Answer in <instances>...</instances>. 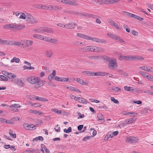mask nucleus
I'll list each match as a JSON object with an SVG mask.
<instances>
[{
    "instance_id": "obj_20",
    "label": "nucleus",
    "mask_w": 153,
    "mask_h": 153,
    "mask_svg": "<svg viewBox=\"0 0 153 153\" xmlns=\"http://www.w3.org/2000/svg\"><path fill=\"white\" fill-rule=\"evenodd\" d=\"M28 22L30 24H35L36 23L37 21L36 19H35L33 17L30 18V19L28 20Z\"/></svg>"
},
{
    "instance_id": "obj_6",
    "label": "nucleus",
    "mask_w": 153,
    "mask_h": 153,
    "mask_svg": "<svg viewBox=\"0 0 153 153\" xmlns=\"http://www.w3.org/2000/svg\"><path fill=\"white\" fill-rule=\"evenodd\" d=\"M27 79V80L31 84H34L37 83L38 82L39 78L38 77L32 76L28 78Z\"/></svg>"
},
{
    "instance_id": "obj_47",
    "label": "nucleus",
    "mask_w": 153,
    "mask_h": 153,
    "mask_svg": "<svg viewBox=\"0 0 153 153\" xmlns=\"http://www.w3.org/2000/svg\"><path fill=\"white\" fill-rule=\"evenodd\" d=\"M135 60H143L144 59V58L140 56H135Z\"/></svg>"
},
{
    "instance_id": "obj_34",
    "label": "nucleus",
    "mask_w": 153,
    "mask_h": 153,
    "mask_svg": "<svg viewBox=\"0 0 153 153\" xmlns=\"http://www.w3.org/2000/svg\"><path fill=\"white\" fill-rule=\"evenodd\" d=\"M72 131V128L71 127H69L68 129L65 128L64 129V131L66 133H68L71 132Z\"/></svg>"
},
{
    "instance_id": "obj_38",
    "label": "nucleus",
    "mask_w": 153,
    "mask_h": 153,
    "mask_svg": "<svg viewBox=\"0 0 153 153\" xmlns=\"http://www.w3.org/2000/svg\"><path fill=\"white\" fill-rule=\"evenodd\" d=\"M51 111H52L58 114H60L61 113V111L58 110L56 109L52 108L51 109Z\"/></svg>"
},
{
    "instance_id": "obj_1",
    "label": "nucleus",
    "mask_w": 153,
    "mask_h": 153,
    "mask_svg": "<svg viewBox=\"0 0 153 153\" xmlns=\"http://www.w3.org/2000/svg\"><path fill=\"white\" fill-rule=\"evenodd\" d=\"M58 2L64 4H68L71 5H77L76 2V0H56Z\"/></svg>"
},
{
    "instance_id": "obj_54",
    "label": "nucleus",
    "mask_w": 153,
    "mask_h": 153,
    "mask_svg": "<svg viewBox=\"0 0 153 153\" xmlns=\"http://www.w3.org/2000/svg\"><path fill=\"white\" fill-rule=\"evenodd\" d=\"M29 112L34 113L35 114H37V113L38 112V111L35 110H30L29 111Z\"/></svg>"
},
{
    "instance_id": "obj_36",
    "label": "nucleus",
    "mask_w": 153,
    "mask_h": 153,
    "mask_svg": "<svg viewBox=\"0 0 153 153\" xmlns=\"http://www.w3.org/2000/svg\"><path fill=\"white\" fill-rule=\"evenodd\" d=\"M26 18L27 20V21L28 22V20L30 19V18H32L33 17L30 14L26 13Z\"/></svg>"
},
{
    "instance_id": "obj_16",
    "label": "nucleus",
    "mask_w": 153,
    "mask_h": 153,
    "mask_svg": "<svg viewBox=\"0 0 153 153\" xmlns=\"http://www.w3.org/2000/svg\"><path fill=\"white\" fill-rule=\"evenodd\" d=\"M76 81L77 82L83 85H87L88 84L87 82H85L82 79L79 78L77 79Z\"/></svg>"
},
{
    "instance_id": "obj_2",
    "label": "nucleus",
    "mask_w": 153,
    "mask_h": 153,
    "mask_svg": "<svg viewBox=\"0 0 153 153\" xmlns=\"http://www.w3.org/2000/svg\"><path fill=\"white\" fill-rule=\"evenodd\" d=\"M108 68L109 69L112 70L117 67V63L116 60L114 59H111L109 62Z\"/></svg>"
},
{
    "instance_id": "obj_58",
    "label": "nucleus",
    "mask_w": 153,
    "mask_h": 153,
    "mask_svg": "<svg viewBox=\"0 0 153 153\" xmlns=\"http://www.w3.org/2000/svg\"><path fill=\"white\" fill-rule=\"evenodd\" d=\"M133 102L134 103L137 104L139 105L141 104L142 103V101L140 100H138L137 101H133Z\"/></svg>"
},
{
    "instance_id": "obj_31",
    "label": "nucleus",
    "mask_w": 153,
    "mask_h": 153,
    "mask_svg": "<svg viewBox=\"0 0 153 153\" xmlns=\"http://www.w3.org/2000/svg\"><path fill=\"white\" fill-rule=\"evenodd\" d=\"M13 131L10 129L9 130V134L13 138H15L16 137V135L15 134H13Z\"/></svg>"
},
{
    "instance_id": "obj_59",
    "label": "nucleus",
    "mask_w": 153,
    "mask_h": 153,
    "mask_svg": "<svg viewBox=\"0 0 153 153\" xmlns=\"http://www.w3.org/2000/svg\"><path fill=\"white\" fill-rule=\"evenodd\" d=\"M91 137V136H86V137H84L83 139V140L84 141H86V140H87L90 139Z\"/></svg>"
},
{
    "instance_id": "obj_49",
    "label": "nucleus",
    "mask_w": 153,
    "mask_h": 153,
    "mask_svg": "<svg viewBox=\"0 0 153 153\" xmlns=\"http://www.w3.org/2000/svg\"><path fill=\"white\" fill-rule=\"evenodd\" d=\"M127 124H128V120H126L125 121H123L120 124L121 126H125Z\"/></svg>"
},
{
    "instance_id": "obj_18",
    "label": "nucleus",
    "mask_w": 153,
    "mask_h": 153,
    "mask_svg": "<svg viewBox=\"0 0 153 153\" xmlns=\"http://www.w3.org/2000/svg\"><path fill=\"white\" fill-rule=\"evenodd\" d=\"M9 41L3 40L0 38V44L5 45H9Z\"/></svg>"
},
{
    "instance_id": "obj_24",
    "label": "nucleus",
    "mask_w": 153,
    "mask_h": 153,
    "mask_svg": "<svg viewBox=\"0 0 153 153\" xmlns=\"http://www.w3.org/2000/svg\"><path fill=\"white\" fill-rule=\"evenodd\" d=\"M44 140V138L42 136H39L38 137H36L35 138H34L33 140V141H37L38 140H40L41 141H43Z\"/></svg>"
},
{
    "instance_id": "obj_26",
    "label": "nucleus",
    "mask_w": 153,
    "mask_h": 153,
    "mask_svg": "<svg viewBox=\"0 0 153 153\" xmlns=\"http://www.w3.org/2000/svg\"><path fill=\"white\" fill-rule=\"evenodd\" d=\"M50 38L49 37L45 36L43 35L42 40L49 42Z\"/></svg>"
},
{
    "instance_id": "obj_41",
    "label": "nucleus",
    "mask_w": 153,
    "mask_h": 153,
    "mask_svg": "<svg viewBox=\"0 0 153 153\" xmlns=\"http://www.w3.org/2000/svg\"><path fill=\"white\" fill-rule=\"evenodd\" d=\"M133 18L140 20V21H142L143 20V19L141 17L137 16L136 15H134Z\"/></svg>"
},
{
    "instance_id": "obj_8",
    "label": "nucleus",
    "mask_w": 153,
    "mask_h": 153,
    "mask_svg": "<svg viewBox=\"0 0 153 153\" xmlns=\"http://www.w3.org/2000/svg\"><path fill=\"white\" fill-rule=\"evenodd\" d=\"M88 40H91L97 42L103 43L105 42V41L102 39H99L97 38L96 37H92L90 36H89L88 39Z\"/></svg>"
},
{
    "instance_id": "obj_15",
    "label": "nucleus",
    "mask_w": 153,
    "mask_h": 153,
    "mask_svg": "<svg viewBox=\"0 0 153 153\" xmlns=\"http://www.w3.org/2000/svg\"><path fill=\"white\" fill-rule=\"evenodd\" d=\"M43 32H47L49 33H52L53 32V30L51 28L46 27L43 30Z\"/></svg>"
},
{
    "instance_id": "obj_28",
    "label": "nucleus",
    "mask_w": 153,
    "mask_h": 153,
    "mask_svg": "<svg viewBox=\"0 0 153 153\" xmlns=\"http://www.w3.org/2000/svg\"><path fill=\"white\" fill-rule=\"evenodd\" d=\"M118 72L119 73L122 75H123L124 76H128V74L126 73L125 72H124L123 71H122L121 70H119L118 71Z\"/></svg>"
},
{
    "instance_id": "obj_51",
    "label": "nucleus",
    "mask_w": 153,
    "mask_h": 153,
    "mask_svg": "<svg viewBox=\"0 0 153 153\" xmlns=\"http://www.w3.org/2000/svg\"><path fill=\"white\" fill-rule=\"evenodd\" d=\"M110 4H113L117 3L120 1V0H110Z\"/></svg>"
},
{
    "instance_id": "obj_10",
    "label": "nucleus",
    "mask_w": 153,
    "mask_h": 153,
    "mask_svg": "<svg viewBox=\"0 0 153 153\" xmlns=\"http://www.w3.org/2000/svg\"><path fill=\"white\" fill-rule=\"evenodd\" d=\"M76 26V24L74 23H69L65 24V28L69 29H74Z\"/></svg>"
},
{
    "instance_id": "obj_55",
    "label": "nucleus",
    "mask_w": 153,
    "mask_h": 153,
    "mask_svg": "<svg viewBox=\"0 0 153 153\" xmlns=\"http://www.w3.org/2000/svg\"><path fill=\"white\" fill-rule=\"evenodd\" d=\"M68 79H69L68 78L61 77V79L60 81H61V82H68Z\"/></svg>"
},
{
    "instance_id": "obj_19",
    "label": "nucleus",
    "mask_w": 153,
    "mask_h": 153,
    "mask_svg": "<svg viewBox=\"0 0 153 153\" xmlns=\"http://www.w3.org/2000/svg\"><path fill=\"white\" fill-rule=\"evenodd\" d=\"M139 73L143 76L146 77L148 79L149 75H148L149 74L148 73L143 71H140L139 72Z\"/></svg>"
},
{
    "instance_id": "obj_63",
    "label": "nucleus",
    "mask_w": 153,
    "mask_h": 153,
    "mask_svg": "<svg viewBox=\"0 0 153 153\" xmlns=\"http://www.w3.org/2000/svg\"><path fill=\"white\" fill-rule=\"evenodd\" d=\"M83 125H80L79 126L77 127L78 130L79 131L81 130L83 127Z\"/></svg>"
},
{
    "instance_id": "obj_45",
    "label": "nucleus",
    "mask_w": 153,
    "mask_h": 153,
    "mask_svg": "<svg viewBox=\"0 0 153 153\" xmlns=\"http://www.w3.org/2000/svg\"><path fill=\"white\" fill-rule=\"evenodd\" d=\"M21 13L22 15L20 16L19 18L21 19H25L26 17V15L22 13Z\"/></svg>"
},
{
    "instance_id": "obj_39",
    "label": "nucleus",
    "mask_w": 153,
    "mask_h": 153,
    "mask_svg": "<svg viewBox=\"0 0 153 153\" xmlns=\"http://www.w3.org/2000/svg\"><path fill=\"white\" fill-rule=\"evenodd\" d=\"M111 100L112 101H113L114 103L116 104L119 103V102L117 100L115 99L113 97H111Z\"/></svg>"
},
{
    "instance_id": "obj_3",
    "label": "nucleus",
    "mask_w": 153,
    "mask_h": 153,
    "mask_svg": "<svg viewBox=\"0 0 153 153\" xmlns=\"http://www.w3.org/2000/svg\"><path fill=\"white\" fill-rule=\"evenodd\" d=\"M107 21L112 26L114 27L117 29L119 30H121L122 29V27L114 22L113 20L108 19L107 20Z\"/></svg>"
},
{
    "instance_id": "obj_7",
    "label": "nucleus",
    "mask_w": 153,
    "mask_h": 153,
    "mask_svg": "<svg viewBox=\"0 0 153 153\" xmlns=\"http://www.w3.org/2000/svg\"><path fill=\"white\" fill-rule=\"evenodd\" d=\"M138 140L135 137L130 136L127 138L126 141L130 143H136Z\"/></svg>"
},
{
    "instance_id": "obj_44",
    "label": "nucleus",
    "mask_w": 153,
    "mask_h": 153,
    "mask_svg": "<svg viewBox=\"0 0 153 153\" xmlns=\"http://www.w3.org/2000/svg\"><path fill=\"white\" fill-rule=\"evenodd\" d=\"M77 113L78 115L79 116V117H78V119L82 118L84 117V114H81V113L79 112H77Z\"/></svg>"
},
{
    "instance_id": "obj_48",
    "label": "nucleus",
    "mask_w": 153,
    "mask_h": 153,
    "mask_svg": "<svg viewBox=\"0 0 153 153\" xmlns=\"http://www.w3.org/2000/svg\"><path fill=\"white\" fill-rule=\"evenodd\" d=\"M4 123H7L11 124H13L14 122H13L9 120H7L5 119V120H4L3 122Z\"/></svg>"
},
{
    "instance_id": "obj_46",
    "label": "nucleus",
    "mask_w": 153,
    "mask_h": 153,
    "mask_svg": "<svg viewBox=\"0 0 153 153\" xmlns=\"http://www.w3.org/2000/svg\"><path fill=\"white\" fill-rule=\"evenodd\" d=\"M57 9H58L57 7L55 6H52L51 5H49V10H56Z\"/></svg>"
},
{
    "instance_id": "obj_13",
    "label": "nucleus",
    "mask_w": 153,
    "mask_h": 153,
    "mask_svg": "<svg viewBox=\"0 0 153 153\" xmlns=\"http://www.w3.org/2000/svg\"><path fill=\"white\" fill-rule=\"evenodd\" d=\"M108 73L104 72H95L94 76H104L105 75H108Z\"/></svg>"
},
{
    "instance_id": "obj_17",
    "label": "nucleus",
    "mask_w": 153,
    "mask_h": 153,
    "mask_svg": "<svg viewBox=\"0 0 153 153\" xmlns=\"http://www.w3.org/2000/svg\"><path fill=\"white\" fill-rule=\"evenodd\" d=\"M43 35L39 34H34L33 35V36L34 38L42 40Z\"/></svg>"
},
{
    "instance_id": "obj_64",
    "label": "nucleus",
    "mask_w": 153,
    "mask_h": 153,
    "mask_svg": "<svg viewBox=\"0 0 153 153\" xmlns=\"http://www.w3.org/2000/svg\"><path fill=\"white\" fill-rule=\"evenodd\" d=\"M48 85H51L52 86H54V87H56V85H55L54 84L52 83V82H49L48 83Z\"/></svg>"
},
{
    "instance_id": "obj_42",
    "label": "nucleus",
    "mask_w": 153,
    "mask_h": 153,
    "mask_svg": "<svg viewBox=\"0 0 153 153\" xmlns=\"http://www.w3.org/2000/svg\"><path fill=\"white\" fill-rule=\"evenodd\" d=\"M52 53L50 51H47L46 53V54L48 57H50L51 56Z\"/></svg>"
},
{
    "instance_id": "obj_29",
    "label": "nucleus",
    "mask_w": 153,
    "mask_h": 153,
    "mask_svg": "<svg viewBox=\"0 0 153 153\" xmlns=\"http://www.w3.org/2000/svg\"><path fill=\"white\" fill-rule=\"evenodd\" d=\"M58 42V40L56 39H50L49 42L52 43H56Z\"/></svg>"
},
{
    "instance_id": "obj_21",
    "label": "nucleus",
    "mask_w": 153,
    "mask_h": 153,
    "mask_svg": "<svg viewBox=\"0 0 153 153\" xmlns=\"http://www.w3.org/2000/svg\"><path fill=\"white\" fill-rule=\"evenodd\" d=\"M97 117L98 118V119L97 120V121L99 120H103V122H104V119L103 116L102 114L99 113L97 114Z\"/></svg>"
},
{
    "instance_id": "obj_40",
    "label": "nucleus",
    "mask_w": 153,
    "mask_h": 153,
    "mask_svg": "<svg viewBox=\"0 0 153 153\" xmlns=\"http://www.w3.org/2000/svg\"><path fill=\"white\" fill-rule=\"evenodd\" d=\"M43 81L42 80H41L39 78V81L37 83H36L39 85V87H41L42 86L43 84Z\"/></svg>"
},
{
    "instance_id": "obj_53",
    "label": "nucleus",
    "mask_w": 153,
    "mask_h": 153,
    "mask_svg": "<svg viewBox=\"0 0 153 153\" xmlns=\"http://www.w3.org/2000/svg\"><path fill=\"white\" fill-rule=\"evenodd\" d=\"M55 76L54 75H53L52 74H51L50 75L48 76V79L50 81L51 79H53L54 77H55Z\"/></svg>"
},
{
    "instance_id": "obj_9",
    "label": "nucleus",
    "mask_w": 153,
    "mask_h": 153,
    "mask_svg": "<svg viewBox=\"0 0 153 153\" xmlns=\"http://www.w3.org/2000/svg\"><path fill=\"white\" fill-rule=\"evenodd\" d=\"M20 25L16 24H11L6 25L4 26L3 27L5 28H15L19 27Z\"/></svg>"
},
{
    "instance_id": "obj_60",
    "label": "nucleus",
    "mask_w": 153,
    "mask_h": 153,
    "mask_svg": "<svg viewBox=\"0 0 153 153\" xmlns=\"http://www.w3.org/2000/svg\"><path fill=\"white\" fill-rule=\"evenodd\" d=\"M61 77H59L57 76H55V79L57 81L61 82Z\"/></svg>"
},
{
    "instance_id": "obj_22",
    "label": "nucleus",
    "mask_w": 153,
    "mask_h": 153,
    "mask_svg": "<svg viewBox=\"0 0 153 153\" xmlns=\"http://www.w3.org/2000/svg\"><path fill=\"white\" fill-rule=\"evenodd\" d=\"M7 76L10 79H14L16 77V76L15 74H13L8 73Z\"/></svg>"
},
{
    "instance_id": "obj_4",
    "label": "nucleus",
    "mask_w": 153,
    "mask_h": 153,
    "mask_svg": "<svg viewBox=\"0 0 153 153\" xmlns=\"http://www.w3.org/2000/svg\"><path fill=\"white\" fill-rule=\"evenodd\" d=\"M23 126L26 129L30 130H35L36 128V126L33 125V124L29 125L27 123H24Z\"/></svg>"
},
{
    "instance_id": "obj_57",
    "label": "nucleus",
    "mask_w": 153,
    "mask_h": 153,
    "mask_svg": "<svg viewBox=\"0 0 153 153\" xmlns=\"http://www.w3.org/2000/svg\"><path fill=\"white\" fill-rule=\"evenodd\" d=\"M35 96H34L33 97V96H30V95H28V96L27 95V98L28 99L30 100L34 99L35 98Z\"/></svg>"
},
{
    "instance_id": "obj_11",
    "label": "nucleus",
    "mask_w": 153,
    "mask_h": 153,
    "mask_svg": "<svg viewBox=\"0 0 153 153\" xmlns=\"http://www.w3.org/2000/svg\"><path fill=\"white\" fill-rule=\"evenodd\" d=\"M24 42L23 46L25 47H30L33 44V42L30 40H27L25 42Z\"/></svg>"
},
{
    "instance_id": "obj_12",
    "label": "nucleus",
    "mask_w": 153,
    "mask_h": 153,
    "mask_svg": "<svg viewBox=\"0 0 153 153\" xmlns=\"http://www.w3.org/2000/svg\"><path fill=\"white\" fill-rule=\"evenodd\" d=\"M76 35L78 36L81 38H83L86 40H88V39L89 36H88L86 35L83 34L77 33Z\"/></svg>"
},
{
    "instance_id": "obj_25",
    "label": "nucleus",
    "mask_w": 153,
    "mask_h": 153,
    "mask_svg": "<svg viewBox=\"0 0 153 153\" xmlns=\"http://www.w3.org/2000/svg\"><path fill=\"white\" fill-rule=\"evenodd\" d=\"M120 57L121 59H124L126 60H129V56H120Z\"/></svg>"
},
{
    "instance_id": "obj_35",
    "label": "nucleus",
    "mask_w": 153,
    "mask_h": 153,
    "mask_svg": "<svg viewBox=\"0 0 153 153\" xmlns=\"http://www.w3.org/2000/svg\"><path fill=\"white\" fill-rule=\"evenodd\" d=\"M102 58L106 62H109L111 59L109 58L108 57L105 56H103L102 57Z\"/></svg>"
},
{
    "instance_id": "obj_32",
    "label": "nucleus",
    "mask_w": 153,
    "mask_h": 153,
    "mask_svg": "<svg viewBox=\"0 0 153 153\" xmlns=\"http://www.w3.org/2000/svg\"><path fill=\"white\" fill-rule=\"evenodd\" d=\"M17 84L21 86H24V83L20 79H18L17 82Z\"/></svg>"
},
{
    "instance_id": "obj_50",
    "label": "nucleus",
    "mask_w": 153,
    "mask_h": 153,
    "mask_svg": "<svg viewBox=\"0 0 153 153\" xmlns=\"http://www.w3.org/2000/svg\"><path fill=\"white\" fill-rule=\"evenodd\" d=\"M57 25L60 27L65 28V25L63 23H59L57 24Z\"/></svg>"
},
{
    "instance_id": "obj_27",
    "label": "nucleus",
    "mask_w": 153,
    "mask_h": 153,
    "mask_svg": "<svg viewBox=\"0 0 153 153\" xmlns=\"http://www.w3.org/2000/svg\"><path fill=\"white\" fill-rule=\"evenodd\" d=\"M112 90L116 92L120 91H121L120 88L116 87H113L112 88Z\"/></svg>"
},
{
    "instance_id": "obj_52",
    "label": "nucleus",
    "mask_w": 153,
    "mask_h": 153,
    "mask_svg": "<svg viewBox=\"0 0 153 153\" xmlns=\"http://www.w3.org/2000/svg\"><path fill=\"white\" fill-rule=\"evenodd\" d=\"M80 102L83 104H86L87 103V101L86 99L82 98Z\"/></svg>"
},
{
    "instance_id": "obj_14",
    "label": "nucleus",
    "mask_w": 153,
    "mask_h": 153,
    "mask_svg": "<svg viewBox=\"0 0 153 153\" xmlns=\"http://www.w3.org/2000/svg\"><path fill=\"white\" fill-rule=\"evenodd\" d=\"M124 89L127 91L133 92L134 91L135 88L132 87H128L127 86H125L124 87Z\"/></svg>"
},
{
    "instance_id": "obj_30",
    "label": "nucleus",
    "mask_w": 153,
    "mask_h": 153,
    "mask_svg": "<svg viewBox=\"0 0 153 153\" xmlns=\"http://www.w3.org/2000/svg\"><path fill=\"white\" fill-rule=\"evenodd\" d=\"M113 137V135L111 134H109V133L107 134L105 137L104 140L105 141H107L108 139L109 138H112Z\"/></svg>"
},
{
    "instance_id": "obj_23",
    "label": "nucleus",
    "mask_w": 153,
    "mask_h": 153,
    "mask_svg": "<svg viewBox=\"0 0 153 153\" xmlns=\"http://www.w3.org/2000/svg\"><path fill=\"white\" fill-rule=\"evenodd\" d=\"M36 100H38L40 101H48V100L42 97H36Z\"/></svg>"
},
{
    "instance_id": "obj_56",
    "label": "nucleus",
    "mask_w": 153,
    "mask_h": 153,
    "mask_svg": "<svg viewBox=\"0 0 153 153\" xmlns=\"http://www.w3.org/2000/svg\"><path fill=\"white\" fill-rule=\"evenodd\" d=\"M118 36H117L116 35L112 34L111 38L113 39H116L117 40V38H118Z\"/></svg>"
},
{
    "instance_id": "obj_5",
    "label": "nucleus",
    "mask_w": 153,
    "mask_h": 153,
    "mask_svg": "<svg viewBox=\"0 0 153 153\" xmlns=\"http://www.w3.org/2000/svg\"><path fill=\"white\" fill-rule=\"evenodd\" d=\"M24 42L22 41L19 42H16L14 41H9V45H14L17 46L21 47L24 45Z\"/></svg>"
},
{
    "instance_id": "obj_62",
    "label": "nucleus",
    "mask_w": 153,
    "mask_h": 153,
    "mask_svg": "<svg viewBox=\"0 0 153 153\" xmlns=\"http://www.w3.org/2000/svg\"><path fill=\"white\" fill-rule=\"evenodd\" d=\"M119 42H120L121 43H124V41L123 40L121 39L119 37H118V38H117V40Z\"/></svg>"
},
{
    "instance_id": "obj_43",
    "label": "nucleus",
    "mask_w": 153,
    "mask_h": 153,
    "mask_svg": "<svg viewBox=\"0 0 153 153\" xmlns=\"http://www.w3.org/2000/svg\"><path fill=\"white\" fill-rule=\"evenodd\" d=\"M49 5L47 6L45 5H42L41 9L45 10H49Z\"/></svg>"
},
{
    "instance_id": "obj_37",
    "label": "nucleus",
    "mask_w": 153,
    "mask_h": 153,
    "mask_svg": "<svg viewBox=\"0 0 153 153\" xmlns=\"http://www.w3.org/2000/svg\"><path fill=\"white\" fill-rule=\"evenodd\" d=\"M10 108H17L20 107L21 106L19 104H14L10 105Z\"/></svg>"
},
{
    "instance_id": "obj_61",
    "label": "nucleus",
    "mask_w": 153,
    "mask_h": 153,
    "mask_svg": "<svg viewBox=\"0 0 153 153\" xmlns=\"http://www.w3.org/2000/svg\"><path fill=\"white\" fill-rule=\"evenodd\" d=\"M26 152L27 153H31V152H36V149L32 150H26Z\"/></svg>"
},
{
    "instance_id": "obj_33",
    "label": "nucleus",
    "mask_w": 153,
    "mask_h": 153,
    "mask_svg": "<svg viewBox=\"0 0 153 153\" xmlns=\"http://www.w3.org/2000/svg\"><path fill=\"white\" fill-rule=\"evenodd\" d=\"M19 58H16V57H14L11 60V62H15L16 63H18L19 62Z\"/></svg>"
}]
</instances>
